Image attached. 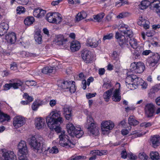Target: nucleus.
Here are the masks:
<instances>
[{
  "label": "nucleus",
  "instance_id": "1",
  "mask_svg": "<svg viewBox=\"0 0 160 160\" xmlns=\"http://www.w3.org/2000/svg\"><path fill=\"white\" fill-rule=\"evenodd\" d=\"M48 126L51 130H54L57 133L61 132V128L60 124L63 122V119L61 117V113L59 111H52L46 118Z\"/></svg>",
  "mask_w": 160,
  "mask_h": 160
},
{
  "label": "nucleus",
  "instance_id": "2",
  "mask_svg": "<svg viewBox=\"0 0 160 160\" xmlns=\"http://www.w3.org/2000/svg\"><path fill=\"white\" fill-rule=\"evenodd\" d=\"M120 28L123 29L120 32H117L116 33L115 38L120 46L127 45L125 37H130L132 35V31L127 25L124 24H121Z\"/></svg>",
  "mask_w": 160,
  "mask_h": 160
},
{
  "label": "nucleus",
  "instance_id": "3",
  "mask_svg": "<svg viewBox=\"0 0 160 160\" xmlns=\"http://www.w3.org/2000/svg\"><path fill=\"white\" fill-rule=\"evenodd\" d=\"M66 127L68 134L71 136L79 138L84 134L83 131L79 125L75 127L72 123H69L67 124Z\"/></svg>",
  "mask_w": 160,
  "mask_h": 160
},
{
  "label": "nucleus",
  "instance_id": "4",
  "mask_svg": "<svg viewBox=\"0 0 160 160\" xmlns=\"http://www.w3.org/2000/svg\"><path fill=\"white\" fill-rule=\"evenodd\" d=\"M27 141L35 152L39 153L42 152V146L40 142L36 139L35 136L29 135L27 139Z\"/></svg>",
  "mask_w": 160,
  "mask_h": 160
},
{
  "label": "nucleus",
  "instance_id": "5",
  "mask_svg": "<svg viewBox=\"0 0 160 160\" xmlns=\"http://www.w3.org/2000/svg\"><path fill=\"white\" fill-rule=\"evenodd\" d=\"M18 148L19 160H27L26 155L28 153V149L26 142L21 140L19 142Z\"/></svg>",
  "mask_w": 160,
  "mask_h": 160
},
{
  "label": "nucleus",
  "instance_id": "6",
  "mask_svg": "<svg viewBox=\"0 0 160 160\" xmlns=\"http://www.w3.org/2000/svg\"><path fill=\"white\" fill-rule=\"evenodd\" d=\"M58 86L61 88L66 89L71 93H74L76 90L75 82L73 81H60L58 82Z\"/></svg>",
  "mask_w": 160,
  "mask_h": 160
},
{
  "label": "nucleus",
  "instance_id": "7",
  "mask_svg": "<svg viewBox=\"0 0 160 160\" xmlns=\"http://www.w3.org/2000/svg\"><path fill=\"white\" fill-rule=\"evenodd\" d=\"M115 126L114 122L111 120L103 121L101 124V128L103 134H109Z\"/></svg>",
  "mask_w": 160,
  "mask_h": 160
},
{
  "label": "nucleus",
  "instance_id": "8",
  "mask_svg": "<svg viewBox=\"0 0 160 160\" xmlns=\"http://www.w3.org/2000/svg\"><path fill=\"white\" fill-rule=\"evenodd\" d=\"M60 145L66 148H71L74 144L69 140L68 136L65 134V132L62 131L59 136Z\"/></svg>",
  "mask_w": 160,
  "mask_h": 160
},
{
  "label": "nucleus",
  "instance_id": "9",
  "mask_svg": "<svg viewBox=\"0 0 160 160\" xmlns=\"http://www.w3.org/2000/svg\"><path fill=\"white\" fill-rule=\"evenodd\" d=\"M85 126L90 134L93 135L98 132V129L95 126V121L91 116H87Z\"/></svg>",
  "mask_w": 160,
  "mask_h": 160
},
{
  "label": "nucleus",
  "instance_id": "10",
  "mask_svg": "<svg viewBox=\"0 0 160 160\" xmlns=\"http://www.w3.org/2000/svg\"><path fill=\"white\" fill-rule=\"evenodd\" d=\"M137 76L134 74L128 75L126 79V83L127 87L131 90H134L138 86Z\"/></svg>",
  "mask_w": 160,
  "mask_h": 160
},
{
  "label": "nucleus",
  "instance_id": "11",
  "mask_svg": "<svg viewBox=\"0 0 160 160\" xmlns=\"http://www.w3.org/2000/svg\"><path fill=\"white\" fill-rule=\"evenodd\" d=\"M46 19L50 23L59 24L62 22V18L58 12H50L47 14Z\"/></svg>",
  "mask_w": 160,
  "mask_h": 160
},
{
  "label": "nucleus",
  "instance_id": "12",
  "mask_svg": "<svg viewBox=\"0 0 160 160\" xmlns=\"http://www.w3.org/2000/svg\"><path fill=\"white\" fill-rule=\"evenodd\" d=\"M145 69L144 63L141 62H132L131 63L130 66V71L136 73H142Z\"/></svg>",
  "mask_w": 160,
  "mask_h": 160
},
{
  "label": "nucleus",
  "instance_id": "13",
  "mask_svg": "<svg viewBox=\"0 0 160 160\" xmlns=\"http://www.w3.org/2000/svg\"><path fill=\"white\" fill-rule=\"evenodd\" d=\"M17 158L13 152L5 149L0 150V160H16Z\"/></svg>",
  "mask_w": 160,
  "mask_h": 160
},
{
  "label": "nucleus",
  "instance_id": "14",
  "mask_svg": "<svg viewBox=\"0 0 160 160\" xmlns=\"http://www.w3.org/2000/svg\"><path fill=\"white\" fill-rule=\"evenodd\" d=\"M116 87L117 88H112L111 89L112 90V99L115 102H118L120 101L121 99L120 91L121 85L120 83H117Z\"/></svg>",
  "mask_w": 160,
  "mask_h": 160
},
{
  "label": "nucleus",
  "instance_id": "15",
  "mask_svg": "<svg viewBox=\"0 0 160 160\" xmlns=\"http://www.w3.org/2000/svg\"><path fill=\"white\" fill-rule=\"evenodd\" d=\"M26 123L25 118L21 115H17L13 118V125L16 128L23 126Z\"/></svg>",
  "mask_w": 160,
  "mask_h": 160
},
{
  "label": "nucleus",
  "instance_id": "16",
  "mask_svg": "<svg viewBox=\"0 0 160 160\" xmlns=\"http://www.w3.org/2000/svg\"><path fill=\"white\" fill-rule=\"evenodd\" d=\"M160 57L159 55L156 53L149 57L147 59V62L150 68H155L159 61Z\"/></svg>",
  "mask_w": 160,
  "mask_h": 160
},
{
  "label": "nucleus",
  "instance_id": "17",
  "mask_svg": "<svg viewBox=\"0 0 160 160\" xmlns=\"http://www.w3.org/2000/svg\"><path fill=\"white\" fill-rule=\"evenodd\" d=\"M34 124L36 128L38 130L42 129L46 126L45 120L41 117L35 118Z\"/></svg>",
  "mask_w": 160,
  "mask_h": 160
},
{
  "label": "nucleus",
  "instance_id": "18",
  "mask_svg": "<svg viewBox=\"0 0 160 160\" xmlns=\"http://www.w3.org/2000/svg\"><path fill=\"white\" fill-rule=\"evenodd\" d=\"M82 57L86 63H89L92 61L94 57V55L90 51L86 50L82 54Z\"/></svg>",
  "mask_w": 160,
  "mask_h": 160
},
{
  "label": "nucleus",
  "instance_id": "19",
  "mask_svg": "<svg viewBox=\"0 0 160 160\" xmlns=\"http://www.w3.org/2000/svg\"><path fill=\"white\" fill-rule=\"evenodd\" d=\"M63 114L66 119L70 120L72 116V110L71 107L64 106L63 108Z\"/></svg>",
  "mask_w": 160,
  "mask_h": 160
},
{
  "label": "nucleus",
  "instance_id": "20",
  "mask_svg": "<svg viewBox=\"0 0 160 160\" xmlns=\"http://www.w3.org/2000/svg\"><path fill=\"white\" fill-rule=\"evenodd\" d=\"M107 153L106 150L99 151L98 150H94L91 152L90 155L92 156L89 158V160H95L97 156H102L105 155Z\"/></svg>",
  "mask_w": 160,
  "mask_h": 160
},
{
  "label": "nucleus",
  "instance_id": "21",
  "mask_svg": "<svg viewBox=\"0 0 160 160\" xmlns=\"http://www.w3.org/2000/svg\"><path fill=\"white\" fill-rule=\"evenodd\" d=\"M137 24L140 26L143 27L144 28L147 29L149 28V21L146 20L144 16H140L137 22Z\"/></svg>",
  "mask_w": 160,
  "mask_h": 160
},
{
  "label": "nucleus",
  "instance_id": "22",
  "mask_svg": "<svg viewBox=\"0 0 160 160\" xmlns=\"http://www.w3.org/2000/svg\"><path fill=\"white\" fill-rule=\"evenodd\" d=\"M132 35L130 37H127V40H126L127 41V43L128 44V45H126L125 46H121L122 47H125V46H127L128 45V42L127 41V40L128 39V38L129 39V43L130 44L131 46L133 48L135 49H137V50L138 51V49H139V48H140V47L141 46H138V43L137 42V40L135 39L134 38H130V37H132Z\"/></svg>",
  "mask_w": 160,
  "mask_h": 160
},
{
  "label": "nucleus",
  "instance_id": "23",
  "mask_svg": "<svg viewBox=\"0 0 160 160\" xmlns=\"http://www.w3.org/2000/svg\"><path fill=\"white\" fill-rule=\"evenodd\" d=\"M154 106L152 103L147 104L145 107V114L148 117H150L153 115L154 112Z\"/></svg>",
  "mask_w": 160,
  "mask_h": 160
},
{
  "label": "nucleus",
  "instance_id": "24",
  "mask_svg": "<svg viewBox=\"0 0 160 160\" xmlns=\"http://www.w3.org/2000/svg\"><path fill=\"white\" fill-rule=\"evenodd\" d=\"M100 40H96L94 38H88L86 42V45L87 46H90L92 48H95L98 46L99 43H100Z\"/></svg>",
  "mask_w": 160,
  "mask_h": 160
},
{
  "label": "nucleus",
  "instance_id": "25",
  "mask_svg": "<svg viewBox=\"0 0 160 160\" xmlns=\"http://www.w3.org/2000/svg\"><path fill=\"white\" fill-rule=\"evenodd\" d=\"M5 39L8 42L11 44H14L16 40V34L14 32L9 33L5 36Z\"/></svg>",
  "mask_w": 160,
  "mask_h": 160
},
{
  "label": "nucleus",
  "instance_id": "26",
  "mask_svg": "<svg viewBox=\"0 0 160 160\" xmlns=\"http://www.w3.org/2000/svg\"><path fill=\"white\" fill-rule=\"evenodd\" d=\"M9 28L8 24L6 22L0 23V36L3 35L6 33Z\"/></svg>",
  "mask_w": 160,
  "mask_h": 160
},
{
  "label": "nucleus",
  "instance_id": "27",
  "mask_svg": "<svg viewBox=\"0 0 160 160\" xmlns=\"http://www.w3.org/2000/svg\"><path fill=\"white\" fill-rule=\"evenodd\" d=\"M46 10L42 9H35L33 12V15L34 17L37 18H41L44 16L46 14Z\"/></svg>",
  "mask_w": 160,
  "mask_h": 160
},
{
  "label": "nucleus",
  "instance_id": "28",
  "mask_svg": "<svg viewBox=\"0 0 160 160\" xmlns=\"http://www.w3.org/2000/svg\"><path fill=\"white\" fill-rule=\"evenodd\" d=\"M152 0H144L142 1L139 5V7L141 9H146L149 5L152 4Z\"/></svg>",
  "mask_w": 160,
  "mask_h": 160
},
{
  "label": "nucleus",
  "instance_id": "29",
  "mask_svg": "<svg viewBox=\"0 0 160 160\" xmlns=\"http://www.w3.org/2000/svg\"><path fill=\"white\" fill-rule=\"evenodd\" d=\"M160 140V137L157 135H154L150 139L151 143L154 148H156L159 145Z\"/></svg>",
  "mask_w": 160,
  "mask_h": 160
},
{
  "label": "nucleus",
  "instance_id": "30",
  "mask_svg": "<svg viewBox=\"0 0 160 160\" xmlns=\"http://www.w3.org/2000/svg\"><path fill=\"white\" fill-rule=\"evenodd\" d=\"M81 47L79 42L77 41H72L70 44V49L73 52L78 51Z\"/></svg>",
  "mask_w": 160,
  "mask_h": 160
},
{
  "label": "nucleus",
  "instance_id": "31",
  "mask_svg": "<svg viewBox=\"0 0 160 160\" xmlns=\"http://www.w3.org/2000/svg\"><path fill=\"white\" fill-rule=\"evenodd\" d=\"M12 88L15 89L19 88H21V90L23 91L24 89V88L23 87V83L20 80H18L15 82L12 83Z\"/></svg>",
  "mask_w": 160,
  "mask_h": 160
},
{
  "label": "nucleus",
  "instance_id": "32",
  "mask_svg": "<svg viewBox=\"0 0 160 160\" xmlns=\"http://www.w3.org/2000/svg\"><path fill=\"white\" fill-rule=\"evenodd\" d=\"M153 10L157 13H160V0H152Z\"/></svg>",
  "mask_w": 160,
  "mask_h": 160
},
{
  "label": "nucleus",
  "instance_id": "33",
  "mask_svg": "<svg viewBox=\"0 0 160 160\" xmlns=\"http://www.w3.org/2000/svg\"><path fill=\"white\" fill-rule=\"evenodd\" d=\"M66 41V39H64L63 35H59L56 36L54 41L57 44L61 45L64 44Z\"/></svg>",
  "mask_w": 160,
  "mask_h": 160
},
{
  "label": "nucleus",
  "instance_id": "34",
  "mask_svg": "<svg viewBox=\"0 0 160 160\" xmlns=\"http://www.w3.org/2000/svg\"><path fill=\"white\" fill-rule=\"evenodd\" d=\"M55 68L51 66H46L44 67L42 69V72L44 74H47L49 73L55 72Z\"/></svg>",
  "mask_w": 160,
  "mask_h": 160
},
{
  "label": "nucleus",
  "instance_id": "35",
  "mask_svg": "<svg viewBox=\"0 0 160 160\" xmlns=\"http://www.w3.org/2000/svg\"><path fill=\"white\" fill-rule=\"evenodd\" d=\"M149 156L152 160H160V155L157 152H151Z\"/></svg>",
  "mask_w": 160,
  "mask_h": 160
},
{
  "label": "nucleus",
  "instance_id": "36",
  "mask_svg": "<svg viewBox=\"0 0 160 160\" xmlns=\"http://www.w3.org/2000/svg\"><path fill=\"white\" fill-rule=\"evenodd\" d=\"M87 15L86 12L84 11L79 12L76 16V20L77 21H79L84 19L86 18Z\"/></svg>",
  "mask_w": 160,
  "mask_h": 160
},
{
  "label": "nucleus",
  "instance_id": "37",
  "mask_svg": "<svg viewBox=\"0 0 160 160\" xmlns=\"http://www.w3.org/2000/svg\"><path fill=\"white\" fill-rule=\"evenodd\" d=\"M48 152L50 153L56 154L58 152V149L56 146H54L52 148L48 147L45 151V152Z\"/></svg>",
  "mask_w": 160,
  "mask_h": 160
},
{
  "label": "nucleus",
  "instance_id": "38",
  "mask_svg": "<svg viewBox=\"0 0 160 160\" xmlns=\"http://www.w3.org/2000/svg\"><path fill=\"white\" fill-rule=\"evenodd\" d=\"M105 16L103 12L100 13L97 15H93V17L94 20L97 22H100Z\"/></svg>",
  "mask_w": 160,
  "mask_h": 160
},
{
  "label": "nucleus",
  "instance_id": "39",
  "mask_svg": "<svg viewBox=\"0 0 160 160\" xmlns=\"http://www.w3.org/2000/svg\"><path fill=\"white\" fill-rule=\"evenodd\" d=\"M42 36L39 31H37L34 35V38L35 41L38 44H40L42 41Z\"/></svg>",
  "mask_w": 160,
  "mask_h": 160
},
{
  "label": "nucleus",
  "instance_id": "40",
  "mask_svg": "<svg viewBox=\"0 0 160 160\" xmlns=\"http://www.w3.org/2000/svg\"><path fill=\"white\" fill-rule=\"evenodd\" d=\"M112 90L110 89L105 92L103 94V98L106 102L109 101L112 95Z\"/></svg>",
  "mask_w": 160,
  "mask_h": 160
},
{
  "label": "nucleus",
  "instance_id": "41",
  "mask_svg": "<svg viewBox=\"0 0 160 160\" xmlns=\"http://www.w3.org/2000/svg\"><path fill=\"white\" fill-rule=\"evenodd\" d=\"M34 18L32 17H29L27 18L24 21L25 25L29 26L32 24L34 22Z\"/></svg>",
  "mask_w": 160,
  "mask_h": 160
},
{
  "label": "nucleus",
  "instance_id": "42",
  "mask_svg": "<svg viewBox=\"0 0 160 160\" xmlns=\"http://www.w3.org/2000/svg\"><path fill=\"white\" fill-rule=\"evenodd\" d=\"M137 79H138L137 81L138 82V85L139 84H140L142 88V89H146L147 88L148 85L147 83L146 82H145L142 79V78H139L137 77Z\"/></svg>",
  "mask_w": 160,
  "mask_h": 160
},
{
  "label": "nucleus",
  "instance_id": "43",
  "mask_svg": "<svg viewBox=\"0 0 160 160\" xmlns=\"http://www.w3.org/2000/svg\"><path fill=\"white\" fill-rule=\"evenodd\" d=\"M128 122L129 125L133 126L136 125L139 123V122L132 116H131L129 117Z\"/></svg>",
  "mask_w": 160,
  "mask_h": 160
},
{
  "label": "nucleus",
  "instance_id": "44",
  "mask_svg": "<svg viewBox=\"0 0 160 160\" xmlns=\"http://www.w3.org/2000/svg\"><path fill=\"white\" fill-rule=\"evenodd\" d=\"M138 157L139 159L141 160H150L148 157L143 152L140 153Z\"/></svg>",
  "mask_w": 160,
  "mask_h": 160
},
{
  "label": "nucleus",
  "instance_id": "45",
  "mask_svg": "<svg viewBox=\"0 0 160 160\" xmlns=\"http://www.w3.org/2000/svg\"><path fill=\"white\" fill-rule=\"evenodd\" d=\"M15 1L20 4L27 5L29 2V0H11V4H12Z\"/></svg>",
  "mask_w": 160,
  "mask_h": 160
},
{
  "label": "nucleus",
  "instance_id": "46",
  "mask_svg": "<svg viewBox=\"0 0 160 160\" xmlns=\"http://www.w3.org/2000/svg\"><path fill=\"white\" fill-rule=\"evenodd\" d=\"M145 133H140V132L137 131H135L132 132L129 135H135V138L141 137L142 135L145 134Z\"/></svg>",
  "mask_w": 160,
  "mask_h": 160
},
{
  "label": "nucleus",
  "instance_id": "47",
  "mask_svg": "<svg viewBox=\"0 0 160 160\" xmlns=\"http://www.w3.org/2000/svg\"><path fill=\"white\" fill-rule=\"evenodd\" d=\"M41 105L38 101H36L34 102L32 106V108L33 110H36Z\"/></svg>",
  "mask_w": 160,
  "mask_h": 160
},
{
  "label": "nucleus",
  "instance_id": "48",
  "mask_svg": "<svg viewBox=\"0 0 160 160\" xmlns=\"http://www.w3.org/2000/svg\"><path fill=\"white\" fill-rule=\"evenodd\" d=\"M120 52L119 51H114L112 54V57L113 58L117 61L119 59Z\"/></svg>",
  "mask_w": 160,
  "mask_h": 160
},
{
  "label": "nucleus",
  "instance_id": "49",
  "mask_svg": "<svg viewBox=\"0 0 160 160\" xmlns=\"http://www.w3.org/2000/svg\"><path fill=\"white\" fill-rule=\"evenodd\" d=\"M113 35L112 33H107L104 36L102 39L104 41L110 40L113 38Z\"/></svg>",
  "mask_w": 160,
  "mask_h": 160
},
{
  "label": "nucleus",
  "instance_id": "50",
  "mask_svg": "<svg viewBox=\"0 0 160 160\" xmlns=\"http://www.w3.org/2000/svg\"><path fill=\"white\" fill-rule=\"evenodd\" d=\"M86 158V157L82 156H74L71 157L70 160H78L85 159Z\"/></svg>",
  "mask_w": 160,
  "mask_h": 160
},
{
  "label": "nucleus",
  "instance_id": "51",
  "mask_svg": "<svg viewBox=\"0 0 160 160\" xmlns=\"http://www.w3.org/2000/svg\"><path fill=\"white\" fill-rule=\"evenodd\" d=\"M25 11V9L22 6L18 7L17 9V13L19 14L24 13Z\"/></svg>",
  "mask_w": 160,
  "mask_h": 160
},
{
  "label": "nucleus",
  "instance_id": "52",
  "mask_svg": "<svg viewBox=\"0 0 160 160\" xmlns=\"http://www.w3.org/2000/svg\"><path fill=\"white\" fill-rule=\"evenodd\" d=\"M23 98L27 100V101L29 102H32L33 100V98L31 96H29L27 93H24L23 95Z\"/></svg>",
  "mask_w": 160,
  "mask_h": 160
},
{
  "label": "nucleus",
  "instance_id": "53",
  "mask_svg": "<svg viewBox=\"0 0 160 160\" xmlns=\"http://www.w3.org/2000/svg\"><path fill=\"white\" fill-rule=\"evenodd\" d=\"M131 128L127 129V128H124L121 130V133L123 135H126L129 133L130 131Z\"/></svg>",
  "mask_w": 160,
  "mask_h": 160
},
{
  "label": "nucleus",
  "instance_id": "54",
  "mask_svg": "<svg viewBox=\"0 0 160 160\" xmlns=\"http://www.w3.org/2000/svg\"><path fill=\"white\" fill-rule=\"evenodd\" d=\"M11 87H12V83H6L3 86V90L4 91L8 90L10 89Z\"/></svg>",
  "mask_w": 160,
  "mask_h": 160
},
{
  "label": "nucleus",
  "instance_id": "55",
  "mask_svg": "<svg viewBox=\"0 0 160 160\" xmlns=\"http://www.w3.org/2000/svg\"><path fill=\"white\" fill-rule=\"evenodd\" d=\"M128 157L129 159L132 160H135L137 158V157L135 154L131 152L128 153Z\"/></svg>",
  "mask_w": 160,
  "mask_h": 160
},
{
  "label": "nucleus",
  "instance_id": "56",
  "mask_svg": "<svg viewBox=\"0 0 160 160\" xmlns=\"http://www.w3.org/2000/svg\"><path fill=\"white\" fill-rule=\"evenodd\" d=\"M152 124V123L150 122H144L140 124L141 127H144L145 128H148L151 126Z\"/></svg>",
  "mask_w": 160,
  "mask_h": 160
},
{
  "label": "nucleus",
  "instance_id": "57",
  "mask_svg": "<svg viewBox=\"0 0 160 160\" xmlns=\"http://www.w3.org/2000/svg\"><path fill=\"white\" fill-rule=\"evenodd\" d=\"M136 51L138 52V53H135V55L137 56V58H139L140 55V54H141V53L142 52V51L143 50V48L142 47H140V48H139V49H138V51L137 50V49H136Z\"/></svg>",
  "mask_w": 160,
  "mask_h": 160
},
{
  "label": "nucleus",
  "instance_id": "58",
  "mask_svg": "<svg viewBox=\"0 0 160 160\" xmlns=\"http://www.w3.org/2000/svg\"><path fill=\"white\" fill-rule=\"evenodd\" d=\"M128 15L126 12H122L120 13L117 16V18L121 19L126 17Z\"/></svg>",
  "mask_w": 160,
  "mask_h": 160
},
{
  "label": "nucleus",
  "instance_id": "59",
  "mask_svg": "<svg viewBox=\"0 0 160 160\" xmlns=\"http://www.w3.org/2000/svg\"><path fill=\"white\" fill-rule=\"evenodd\" d=\"M128 154L125 150H123L121 153V156L123 158H126L128 157Z\"/></svg>",
  "mask_w": 160,
  "mask_h": 160
},
{
  "label": "nucleus",
  "instance_id": "60",
  "mask_svg": "<svg viewBox=\"0 0 160 160\" xmlns=\"http://www.w3.org/2000/svg\"><path fill=\"white\" fill-rule=\"evenodd\" d=\"M10 69L13 71H15L17 69V66L15 62H13L11 64Z\"/></svg>",
  "mask_w": 160,
  "mask_h": 160
},
{
  "label": "nucleus",
  "instance_id": "61",
  "mask_svg": "<svg viewBox=\"0 0 160 160\" xmlns=\"http://www.w3.org/2000/svg\"><path fill=\"white\" fill-rule=\"evenodd\" d=\"M96 93H87L86 94V96L87 98L89 99L91 98H92L95 97V96H96Z\"/></svg>",
  "mask_w": 160,
  "mask_h": 160
},
{
  "label": "nucleus",
  "instance_id": "62",
  "mask_svg": "<svg viewBox=\"0 0 160 160\" xmlns=\"http://www.w3.org/2000/svg\"><path fill=\"white\" fill-rule=\"evenodd\" d=\"M57 103V101L55 99H52L50 100L49 102V105L51 107H54L56 105Z\"/></svg>",
  "mask_w": 160,
  "mask_h": 160
},
{
  "label": "nucleus",
  "instance_id": "63",
  "mask_svg": "<svg viewBox=\"0 0 160 160\" xmlns=\"http://www.w3.org/2000/svg\"><path fill=\"white\" fill-rule=\"evenodd\" d=\"M26 83V84L30 86H35L36 84V82L34 81H27Z\"/></svg>",
  "mask_w": 160,
  "mask_h": 160
},
{
  "label": "nucleus",
  "instance_id": "64",
  "mask_svg": "<svg viewBox=\"0 0 160 160\" xmlns=\"http://www.w3.org/2000/svg\"><path fill=\"white\" fill-rule=\"evenodd\" d=\"M25 54V57H35L37 56L36 54H33L32 53H30L29 52H26Z\"/></svg>",
  "mask_w": 160,
  "mask_h": 160
}]
</instances>
